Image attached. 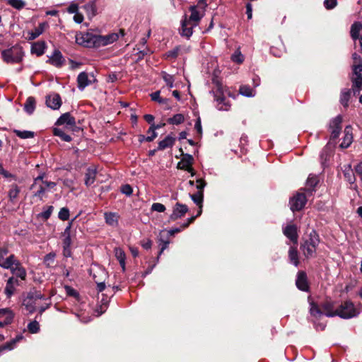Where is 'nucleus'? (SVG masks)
<instances>
[{"instance_id": "nucleus-1", "label": "nucleus", "mask_w": 362, "mask_h": 362, "mask_svg": "<svg viewBox=\"0 0 362 362\" xmlns=\"http://www.w3.org/2000/svg\"><path fill=\"white\" fill-rule=\"evenodd\" d=\"M119 36L117 33H112L105 36L94 35L91 33H80L76 35V42L86 47L105 46L117 40Z\"/></svg>"}, {"instance_id": "nucleus-2", "label": "nucleus", "mask_w": 362, "mask_h": 362, "mask_svg": "<svg viewBox=\"0 0 362 362\" xmlns=\"http://www.w3.org/2000/svg\"><path fill=\"white\" fill-rule=\"evenodd\" d=\"M319 243V235L315 230H313L308 238H304L300 244V249L305 258L309 259L315 257Z\"/></svg>"}, {"instance_id": "nucleus-3", "label": "nucleus", "mask_w": 362, "mask_h": 362, "mask_svg": "<svg viewBox=\"0 0 362 362\" xmlns=\"http://www.w3.org/2000/svg\"><path fill=\"white\" fill-rule=\"evenodd\" d=\"M1 56L3 61L7 64H18L23 60L24 52L21 45H15L3 49L1 52Z\"/></svg>"}, {"instance_id": "nucleus-4", "label": "nucleus", "mask_w": 362, "mask_h": 362, "mask_svg": "<svg viewBox=\"0 0 362 362\" xmlns=\"http://www.w3.org/2000/svg\"><path fill=\"white\" fill-rule=\"evenodd\" d=\"M361 312L362 305L361 304L355 306L351 301L346 300L338 306L339 314L337 316L343 319H350L356 317Z\"/></svg>"}, {"instance_id": "nucleus-5", "label": "nucleus", "mask_w": 362, "mask_h": 362, "mask_svg": "<svg viewBox=\"0 0 362 362\" xmlns=\"http://www.w3.org/2000/svg\"><path fill=\"white\" fill-rule=\"evenodd\" d=\"M214 95L216 101L217 102V109L220 111H227L229 110L230 105L228 102L226 101V98L223 95V88L221 84H217L216 91H214Z\"/></svg>"}, {"instance_id": "nucleus-6", "label": "nucleus", "mask_w": 362, "mask_h": 362, "mask_svg": "<svg viewBox=\"0 0 362 362\" xmlns=\"http://www.w3.org/2000/svg\"><path fill=\"white\" fill-rule=\"evenodd\" d=\"M354 76L352 77L354 94L362 90V64L353 65Z\"/></svg>"}, {"instance_id": "nucleus-7", "label": "nucleus", "mask_w": 362, "mask_h": 362, "mask_svg": "<svg viewBox=\"0 0 362 362\" xmlns=\"http://www.w3.org/2000/svg\"><path fill=\"white\" fill-rule=\"evenodd\" d=\"M307 199L304 194L298 193L290 199V208L292 211L301 210L306 204Z\"/></svg>"}, {"instance_id": "nucleus-8", "label": "nucleus", "mask_w": 362, "mask_h": 362, "mask_svg": "<svg viewBox=\"0 0 362 362\" xmlns=\"http://www.w3.org/2000/svg\"><path fill=\"white\" fill-rule=\"evenodd\" d=\"M11 267H8L13 276L20 278L21 280H25L27 272L25 269L21 265L20 262L15 259L11 263Z\"/></svg>"}, {"instance_id": "nucleus-9", "label": "nucleus", "mask_w": 362, "mask_h": 362, "mask_svg": "<svg viewBox=\"0 0 362 362\" xmlns=\"http://www.w3.org/2000/svg\"><path fill=\"white\" fill-rule=\"evenodd\" d=\"M321 308L322 309L325 315L329 317L337 316L338 307L336 308L335 303L331 299L326 300L321 304Z\"/></svg>"}, {"instance_id": "nucleus-10", "label": "nucleus", "mask_w": 362, "mask_h": 362, "mask_svg": "<svg viewBox=\"0 0 362 362\" xmlns=\"http://www.w3.org/2000/svg\"><path fill=\"white\" fill-rule=\"evenodd\" d=\"M197 25H194L187 21V15L185 14L181 21V28L180 33L182 37L189 39L193 34V28Z\"/></svg>"}, {"instance_id": "nucleus-11", "label": "nucleus", "mask_w": 362, "mask_h": 362, "mask_svg": "<svg viewBox=\"0 0 362 362\" xmlns=\"http://www.w3.org/2000/svg\"><path fill=\"white\" fill-rule=\"evenodd\" d=\"M44 298V296L36 290L30 291L28 293L27 297L24 299L23 305L31 310L34 308L33 303H35L36 300L43 299Z\"/></svg>"}, {"instance_id": "nucleus-12", "label": "nucleus", "mask_w": 362, "mask_h": 362, "mask_svg": "<svg viewBox=\"0 0 362 362\" xmlns=\"http://www.w3.org/2000/svg\"><path fill=\"white\" fill-rule=\"evenodd\" d=\"M187 211L188 207L187 205L177 202L175 205L173 213L170 216L169 218L170 221H175L177 218L184 216Z\"/></svg>"}, {"instance_id": "nucleus-13", "label": "nucleus", "mask_w": 362, "mask_h": 362, "mask_svg": "<svg viewBox=\"0 0 362 362\" xmlns=\"http://www.w3.org/2000/svg\"><path fill=\"white\" fill-rule=\"evenodd\" d=\"M8 251L5 247H0V267L4 269H8L11 267V263L16 259L13 255H11L8 257H5Z\"/></svg>"}, {"instance_id": "nucleus-14", "label": "nucleus", "mask_w": 362, "mask_h": 362, "mask_svg": "<svg viewBox=\"0 0 362 362\" xmlns=\"http://www.w3.org/2000/svg\"><path fill=\"white\" fill-rule=\"evenodd\" d=\"M342 117L340 115L334 117L330 122L329 128L331 129V136L332 139H336L339 136L341 127Z\"/></svg>"}, {"instance_id": "nucleus-15", "label": "nucleus", "mask_w": 362, "mask_h": 362, "mask_svg": "<svg viewBox=\"0 0 362 362\" xmlns=\"http://www.w3.org/2000/svg\"><path fill=\"white\" fill-rule=\"evenodd\" d=\"M284 235L288 238L291 242L294 244H296L298 242V233H297V227L294 224H288L286 227L283 228Z\"/></svg>"}, {"instance_id": "nucleus-16", "label": "nucleus", "mask_w": 362, "mask_h": 362, "mask_svg": "<svg viewBox=\"0 0 362 362\" xmlns=\"http://www.w3.org/2000/svg\"><path fill=\"white\" fill-rule=\"evenodd\" d=\"M46 105L52 110H58L62 105L61 97L58 93H52L46 97Z\"/></svg>"}, {"instance_id": "nucleus-17", "label": "nucleus", "mask_w": 362, "mask_h": 362, "mask_svg": "<svg viewBox=\"0 0 362 362\" xmlns=\"http://www.w3.org/2000/svg\"><path fill=\"white\" fill-rule=\"evenodd\" d=\"M296 285L297 288L302 291H309V284L305 272H299L298 273L296 280Z\"/></svg>"}, {"instance_id": "nucleus-18", "label": "nucleus", "mask_w": 362, "mask_h": 362, "mask_svg": "<svg viewBox=\"0 0 362 362\" xmlns=\"http://www.w3.org/2000/svg\"><path fill=\"white\" fill-rule=\"evenodd\" d=\"M189 10L191 12V14L189 17L187 16V21L192 23L194 25H198L199 23L203 18V14L198 11L197 6L194 5L191 6L189 8Z\"/></svg>"}, {"instance_id": "nucleus-19", "label": "nucleus", "mask_w": 362, "mask_h": 362, "mask_svg": "<svg viewBox=\"0 0 362 362\" xmlns=\"http://www.w3.org/2000/svg\"><path fill=\"white\" fill-rule=\"evenodd\" d=\"M56 124L64 125L66 124L68 127H74L76 126V122L74 117L71 115L69 112L62 114L57 119Z\"/></svg>"}, {"instance_id": "nucleus-20", "label": "nucleus", "mask_w": 362, "mask_h": 362, "mask_svg": "<svg viewBox=\"0 0 362 362\" xmlns=\"http://www.w3.org/2000/svg\"><path fill=\"white\" fill-rule=\"evenodd\" d=\"M47 62L56 67H61L64 63V59L61 52L56 49L54 51L53 54L49 57Z\"/></svg>"}, {"instance_id": "nucleus-21", "label": "nucleus", "mask_w": 362, "mask_h": 362, "mask_svg": "<svg viewBox=\"0 0 362 362\" xmlns=\"http://www.w3.org/2000/svg\"><path fill=\"white\" fill-rule=\"evenodd\" d=\"M193 160L194 158L190 154H183L182 158L177 164V168L182 170H185L187 171H192V168L191 165L192 164Z\"/></svg>"}, {"instance_id": "nucleus-22", "label": "nucleus", "mask_w": 362, "mask_h": 362, "mask_svg": "<svg viewBox=\"0 0 362 362\" xmlns=\"http://www.w3.org/2000/svg\"><path fill=\"white\" fill-rule=\"evenodd\" d=\"M104 218L105 223L112 227H117L118 226V221L119 216L117 213L115 212H105Z\"/></svg>"}, {"instance_id": "nucleus-23", "label": "nucleus", "mask_w": 362, "mask_h": 362, "mask_svg": "<svg viewBox=\"0 0 362 362\" xmlns=\"http://www.w3.org/2000/svg\"><path fill=\"white\" fill-rule=\"evenodd\" d=\"M352 141V127L351 126H346L344 129V136L342 142L340 144V147L342 148H348L351 144Z\"/></svg>"}, {"instance_id": "nucleus-24", "label": "nucleus", "mask_w": 362, "mask_h": 362, "mask_svg": "<svg viewBox=\"0 0 362 362\" xmlns=\"http://www.w3.org/2000/svg\"><path fill=\"white\" fill-rule=\"evenodd\" d=\"M351 36L356 45L357 39L362 37V24L360 22H355L351 27Z\"/></svg>"}, {"instance_id": "nucleus-25", "label": "nucleus", "mask_w": 362, "mask_h": 362, "mask_svg": "<svg viewBox=\"0 0 362 362\" xmlns=\"http://www.w3.org/2000/svg\"><path fill=\"white\" fill-rule=\"evenodd\" d=\"M78 88L83 90L86 86L91 83L86 72H81L77 77Z\"/></svg>"}, {"instance_id": "nucleus-26", "label": "nucleus", "mask_w": 362, "mask_h": 362, "mask_svg": "<svg viewBox=\"0 0 362 362\" xmlns=\"http://www.w3.org/2000/svg\"><path fill=\"white\" fill-rule=\"evenodd\" d=\"M175 141V138L171 135H168L164 139L158 143V151H163L167 148L172 147Z\"/></svg>"}, {"instance_id": "nucleus-27", "label": "nucleus", "mask_w": 362, "mask_h": 362, "mask_svg": "<svg viewBox=\"0 0 362 362\" xmlns=\"http://www.w3.org/2000/svg\"><path fill=\"white\" fill-rule=\"evenodd\" d=\"M72 226V222L69 223L68 226L66 227L64 233H63V247L67 250V247H70L71 245V228Z\"/></svg>"}, {"instance_id": "nucleus-28", "label": "nucleus", "mask_w": 362, "mask_h": 362, "mask_svg": "<svg viewBox=\"0 0 362 362\" xmlns=\"http://www.w3.org/2000/svg\"><path fill=\"white\" fill-rule=\"evenodd\" d=\"M46 44L44 41H38L33 43L31 46V53L37 56H41L45 53Z\"/></svg>"}, {"instance_id": "nucleus-29", "label": "nucleus", "mask_w": 362, "mask_h": 362, "mask_svg": "<svg viewBox=\"0 0 362 362\" xmlns=\"http://www.w3.org/2000/svg\"><path fill=\"white\" fill-rule=\"evenodd\" d=\"M47 25L46 23H41L33 30L28 33V40H33L39 37L45 30V27Z\"/></svg>"}, {"instance_id": "nucleus-30", "label": "nucleus", "mask_w": 362, "mask_h": 362, "mask_svg": "<svg viewBox=\"0 0 362 362\" xmlns=\"http://www.w3.org/2000/svg\"><path fill=\"white\" fill-rule=\"evenodd\" d=\"M96 169L95 168H88L85 175V185L90 186L93 185L96 177Z\"/></svg>"}, {"instance_id": "nucleus-31", "label": "nucleus", "mask_w": 362, "mask_h": 362, "mask_svg": "<svg viewBox=\"0 0 362 362\" xmlns=\"http://www.w3.org/2000/svg\"><path fill=\"white\" fill-rule=\"evenodd\" d=\"M23 339V336L22 334H18L14 339L7 341L4 345L0 346V354L4 350H12L14 348L16 344L19 342Z\"/></svg>"}, {"instance_id": "nucleus-32", "label": "nucleus", "mask_w": 362, "mask_h": 362, "mask_svg": "<svg viewBox=\"0 0 362 362\" xmlns=\"http://www.w3.org/2000/svg\"><path fill=\"white\" fill-rule=\"evenodd\" d=\"M21 189L16 184H13L11 185L8 192V196L9 201L11 203L15 204L16 202V199L18 198Z\"/></svg>"}, {"instance_id": "nucleus-33", "label": "nucleus", "mask_w": 362, "mask_h": 362, "mask_svg": "<svg viewBox=\"0 0 362 362\" xmlns=\"http://www.w3.org/2000/svg\"><path fill=\"white\" fill-rule=\"evenodd\" d=\"M288 259L290 262L295 267H298L299 265L298 252L296 247H290L288 250Z\"/></svg>"}, {"instance_id": "nucleus-34", "label": "nucleus", "mask_w": 362, "mask_h": 362, "mask_svg": "<svg viewBox=\"0 0 362 362\" xmlns=\"http://www.w3.org/2000/svg\"><path fill=\"white\" fill-rule=\"evenodd\" d=\"M115 256L117 258V259L119 261V264H120L121 267L122 268V270L124 271L126 255H125L124 250L119 247H116L115 249Z\"/></svg>"}, {"instance_id": "nucleus-35", "label": "nucleus", "mask_w": 362, "mask_h": 362, "mask_svg": "<svg viewBox=\"0 0 362 362\" xmlns=\"http://www.w3.org/2000/svg\"><path fill=\"white\" fill-rule=\"evenodd\" d=\"M14 281V276H11L8 278V279L6 281V285L4 289V293L6 295V297L8 298H10L15 292V286L13 284V281Z\"/></svg>"}, {"instance_id": "nucleus-36", "label": "nucleus", "mask_w": 362, "mask_h": 362, "mask_svg": "<svg viewBox=\"0 0 362 362\" xmlns=\"http://www.w3.org/2000/svg\"><path fill=\"white\" fill-rule=\"evenodd\" d=\"M35 108V100L33 97H28L24 104L25 111L31 115Z\"/></svg>"}, {"instance_id": "nucleus-37", "label": "nucleus", "mask_w": 362, "mask_h": 362, "mask_svg": "<svg viewBox=\"0 0 362 362\" xmlns=\"http://www.w3.org/2000/svg\"><path fill=\"white\" fill-rule=\"evenodd\" d=\"M164 125L165 124H152L148 130V133L152 132V135L146 136V141L150 142L152 141L154 139H156L157 137V133L156 132V130L163 127Z\"/></svg>"}, {"instance_id": "nucleus-38", "label": "nucleus", "mask_w": 362, "mask_h": 362, "mask_svg": "<svg viewBox=\"0 0 362 362\" xmlns=\"http://www.w3.org/2000/svg\"><path fill=\"white\" fill-rule=\"evenodd\" d=\"M13 313L9 309H0V318L4 317V323H11L13 319Z\"/></svg>"}, {"instance_id": "nucleus-39", "label": "nucleus", "mask_w": 362, "mask_h": 362, "mask_svg": "<svg viewBox=\"0 0 362 362\" xmlns=\"http://www.w3.org/2000/svg\"><path fill=\"white\" fill-rule=\"evenodd\" d=\"M344 175L345 179L350 183L354 184L356 181L355 175L351 169V165H349L344 170Z\"/></svg>"}, {"instance_id": "nucleus-40", "label": "nucleus", "mask_w": 362, "mask_h": 362, "mask_svg": "<svg viewBox=\"0 0 362 362\" xmlns=\"http://www.w3.org/2000/svg\"><path fill=\"white\" fill-rule=\"evenodd\" d=\"M13 132L15 133V134L17 136H18L21 139H30V138H33L35 136V133L31 131H27V130L21 131V130L15 129L13 131Z\"/></svg>"}, {"instance_id": "nucleus-41", "label": "nucleus", "mask_w": 362, "mask_h": 362, "mask_svg": "<svg viewBox=\"0 0 362 362\" xmlns=\"http://www.w3.org/2000/svg\"><path fill=\"white\" fill-rule=\"evenodd\" d=\"M192 201L199 206V208H202V203L204 199V193L202 192H196L193 194L190 195Z\"/></svg>"}, {"instance_id": "nucleus-42", "label": "nucleus", "mask_w": 362, "mask_h": 362, "mask_svg": "<svg viewBox=\"0 0 362 362\" xmlns=\"http://www.w3.org/2000/svg\"><path fill=\"white\" fill-rule=\"evenodd\" d=\"M53 133L54 135L60 137L64 141L69 142L71 141V137L69 135L64 133V132L61 129L54 128L53 129Z\"/></svg>"}, {"instance_id": "nucleus-43", "label": "nucleus", "mask_w": 362, "mask_h": 362, "mask_svg": "<svg viewBox=\"0 0 362 362\" xmlns=\"http://www.w3.org/2000/svg\"><path fill=\"white\" fill-rule=\"evenodd\" d=\"M351 91L349 89H344L341 93L340 102L344 106H348L350 99Z\"/></svg>"}, {"instance_id": "nucleus-44", "label": "nucleus", "mask_w": 362, "mask_h": 362, "mask_svg": "<svg viewBox=\"0 0 362 362\" xmlns=\"http://www.w3.org/2000/svg\"><path fill=\"white\" fill-rule=\"evenodd\" d=\"M161 74H162V78L164 80V81L165 82L166 85L170 88H173L174 86V81H175L173 76L168 74L165 71H163L161 73Z\"/></svg>"}, {"instance_id": "nucleus-45", "label": "nucleus", "mask_w": 362, "mask_h": 362, "mask_svg": "<svg viewBox=\"0 0 362 362\" xmlns=\"http://www.w3.org/2000/svg\"><path fill=\"white\" fill-rule=\"evenodd\" d=\"M239 92L241 95L246 97H252L255 95L254 90L248 86H241Z\"/></svg>"}, {"instance_id": "nucleus-46", "label": "nucleus", "mask_w": 362, "mask_h": 362, "mask_svg": "<svg viewBox=\"0 0 362 362\" xmlns=\"http://www.w3.org/2000/svg\"><path fill=\"white\" fill-rule=\"evenodd\" d=\"M185 120L184 116L182 114H176L173 117L168 119V122L171 124H180Z\"/></svg>"}, {"instance_id": "nucleus-47", "label": "nucleus", "mask_w": 362, "mask_h": 362, "mask_svg": "<svg viewBox=\"0 0 362 362\" xmlns=\"http://www.w3.org/2000/svg\"><path fill=\"white\" fill-rule=\"evenodd\" d=\"M322 308L321 307L319 308V306L314 303H312L310 304V313L311 314V315L314 316V317H317V316H320L322 315L323 313V311H322Z\"/></svg>"}, {"instance_id": "nucleus-48", "label": "nucleus", "mask_w": 362, "mask_h": 362, "mask_svg": "<svg viewBox=\"0 0 362 362\" xmlns=\"http://www.w3.org/2000/svg\"><path fill=\"white\" fill-rule=\"evenodd\" d=\"M151 100L153 101H156L159 103L160 104H168V99L167 98H163L160 96V91H156L151 94Z\"/></svg>"}, {"instance_id": "nucleus-49", "label": "nucleus", "mask_w": 362, "mask_h": 362, "mask_svg": "<svg viewBox=\"0 0 362 362\" xmlns=\"http://www.w3.org/2000/svg\"><path fill=\"white\" fill-rule=\"evenodd\" d=\"M7 4L18 10L23 8L25 6V2L23 0H7Z\"/></svg>"}, {"instance_id": "nucleus-50", "label": "nucleus", "mask_w": 362, "mask_h": 362, "mask_svg": "<svg viewBox=\"0 0 362 362\" xmlns=\"http://www.w3.org/2000/svg\"><path fill=\"white\" fill-rule=\"evenodd\" d=\"M28 329L32 334L37 333L40 330V325L37 321L30 322L28 325Z\"/></svg>"}, {"instance_id": "nucleus-51", "label": "nucleus", "mask_w": 362, "mask_h": 362, "mask_svg": "<svg viewBox=\"0 0 362 362\" xmlns=\"http://www.w3.org/2000/svg\"><path fill=\"white\" fill-rule=\"evenodd\" d=\"M58 217L62 221H66L69 218V210L66 207H63L60 209Z\"/></svg>"}, {"instance_id": "nucleus-52", "label": "nucleus", "mask_w": 362, "mask_h": 362, "mask_svg": "<svg viewBox=\"0 0 362 362\" xmlns=\"http://www.w3.org/2000/svg\"><path fill=\"white\" fill-rule=\"evenodd\" d=\"M329 156H330L329 148L327 146H326L322 149V151L320 153V158H321V161H322V164H324V163L327 161V160L328 159Z\"/></svg>"}, {"instance_id": "nucleus-53", "label": "nucleus", "mask_w": 362, "mask_h": 362, "mask_svg": "<svg viewBox=\"0 0 362 362\" xmlns=\"http://www.w3.org/2000/svg\"><path fill=\"white\" fill-rule=\"evenodd\" d=\"M83 8L86 11V12L88 13V14L89 16H95L96 8H95V6L93 3H88V4H86L83 6Z\"/></svg>"}, {"instance_id": "nucleus-54", "label": "nucleus", "mask_w": 362, "mask_h": 362, "mask_svg": "<svg viewBox=\"0 0 362 362\" xmlns=\"http://www.w3.org/2000/svg\"><path fill=\"white\" fill-rule=\"evenodd\" d=\"M54 207L52 206H47L45 210L40 214V216L43 218L45 220L48 219L52 211H53Z\"/></svg>"}, {"instance_id": "nucleus-55", "label": "nucleus", "mask_w": 362, "mask_h": 362, "mask_svg": "<svg viewBox=\"0 0 362 362\" xmlns=\"http://www.w3.org/2000/svg\"><path fill=\"white\" fill-rule=\"evenodd\" d=\"M231 59L237 62L238 64H241L244 60L243 55L240 53V52L236 51L232 56Z\"/></svg>"}, {"instance_id": "nucleus-56", "label": "nucleus", "mask_w": 362, "mask_h": 362, "mask_svg": "<svg viewBox=\"0 0 362 362\" xmlns=\"http://www.w3.org/2000/svg\"><path fill=\"white\" fill-rule=\"evenodd\" d=\"M196 182H197L196 188L198 190L197 192L204 193V189L206 185V182L203 179L199 178L196 180Z\"/></svg>"}, {"instance_id": "nucleus-57", "label": "nucleus", "mask_w": 362, "mask_h": 362, "mask_svg": "<svg viewBox=\"0 0 362 362\" xmlns=\"http://www.w3.org/2000/svg\"><path fill=\"white\" fill-rule=\"evenodd\" d=\"M0 175H3L6 178L16 180V175L6 170L1 165H0Z\"/></svg>"}, {"instance_id": "nucleus-58", "label": "nucleus", "mask_w": 362, "mask_h": 362, "mask_svg": "<svg viewBox=\"0 0 362 362\" xmlns=\"http://www.w3.org/2000/svg\"><path fill=\"white\" fill-rule=\"evenodd\" d=\"M318 182V179L316 176L310 175L307 180V185L313 188Z\"/></svg>"}, {"instance_id": "nucleus-59", "label": "nucleus", "mask_w": 362, "mask_h": 362, "mask_svg": "<svg viewBox=\"0 0 362 362\" xmlns=\"http://www.w3.org/2000/svg\"><path fill=\"white\" fill-rule=\"evenodd\" d=\"M151 210L158 212H163L165 210V206L160 203H153L151 206Z\"/></svg>"}, {"instance_id": "nucleus-60", "label": "nucleus", "mask_w": 362, "mask_h": 362, "mask_svg": "<svg viewBox=\"0 0 362 362\" xmlns=\"http://www.w3.org/2000/svg\"><path fill=\"white\" fill-rule=\"evenodd\" d=\"M337 5V0H325L324 1V6L327 9H332Z\"/></svg>"}, {"instance_id": "nucleus-61", "label": "nucleus", "mask_w": 362, "mask_h": 362, "mask_svg": "<svg viewBox=\"0 0 362 362\" xmlns=\"http://www.w3.org/2000/svg\"><path fill=\"white\" fill-rule=\"evenodd\" d=\"M45 187L44 185H40L38 189L35 192L34 196L39 197L40 199H42L43 194L45 192Z\"/></svg>"}, {"instance_id": "nucleus-62", "label": "nucleus", "mask_w": 362, "mask_h": 362, "mask_svg": "<svg viewBox=\"0 0 362 362\" xmlns=\"http://www.w3.org/2000/svg\"><path fill=\"white\" fill-rule=\"evenodd\" d=\"M121 192L127 196H130L132 194L133 190L129 185H124L121 187Z\"/></svg>"}, {"instance_id": "nucleus-63", "label": "nucleus", "mask_w": 362, "mask_h": 362, "mask_svg": "<svg viewBox=\"0 0 362 362\" xmlns=\"http://www.w3.org/2000/svg\"><path fill=\"white\" fill-rule=\"evenodd\" d=\"M194 129L197 130V133L201 136L202 134V128L201 124V119L199 117L197 118L196 120Z\"/></svg>"}, {"instance_id": "nucleus-64", "label": "nucleus", "mask_w": 362, "mask_h": 362, "mask_svg": "<svg viewBox=\"0 0 362 362\" xmlns=\"http://www.w3.org/2000/svg\"><path fill=\"white\" fill-rule=\"evenodd\" d=\"M352 58L354 59V64H362V59L356 53H354L352 54Z\"/></svg>"}]
</instances>
